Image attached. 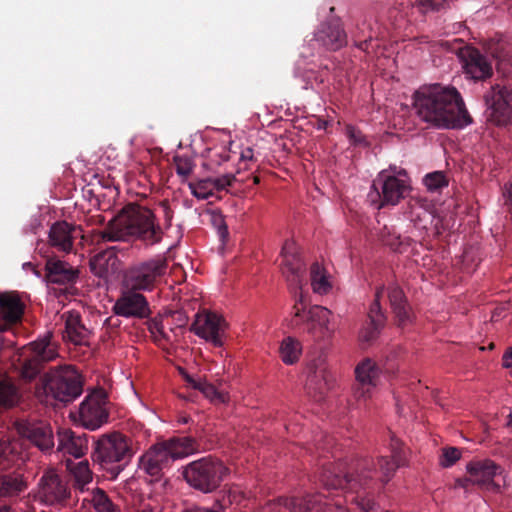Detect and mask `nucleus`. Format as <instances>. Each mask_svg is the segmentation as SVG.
Masks as SVG:
<instances>
[{
	"label": "nucleus",
	"instance_id": "nucleus-47",
	"mask_svg": "<svg viewBox=\"0 0 512 512\" xmlns=\"http://www.w3.org/2000/svg\"><path fill=\"white\" fill-rule=\"evenodd\" d=\"M148 330L154 338V341L159 343L162 339H166V334L163 330L161 320L152 319L148 322Z\"/></svg>",
	"mask_w": 512,
	"mask_h": 512
},
{
	"label": "nucleus",
	"instance_id": "nucleus-5",
	"mask_svg": "<svg viewBox=\"0 0 512 512\" xmlns=\"http://www.w3.org/2000/svg\"><path fill=\"white\" fill-rule=\"evenodd\" d=\"M198 448L192 437H174L152 445L139 459V468L159 481L166 469H169L176 459L183 458Z\"/></svg>",
	"mask_w": 512,
	"mask_h": 512
},
{
	"label": "nucleus",
	"instance_id": "nucleus-20",
	"mask_svg": "<svg viewBox=\"0 0 512 512\" xmlns=\"http://www.w3.org/2000/svg\"><path fill=\"white\" fill-rule=\"evenodd\" d=\"M39 494L48 505H64L70 497V489L58 474L48 471L40 480Z\"/></svg>",
	"mask_w": 512,
	"mask_h": 512
},
{
	"label": "nucleus",
	"instance_id": "nucleus-58",
	"mask_svg": "<svg viewBox=\"0 0 512 512\" xmlns=\"http://www.w3.org/2000/svg\"><path fill=\"white\" fill-rule=\"evenodd\" d=\"M508 426L512 427V413L509 414Z\"/></svg>",
	"mask_w": 512,
	"mask_h": 512
},
{
	"label": "nucleus",
	"instance_id": "nucleus-40",
	"mask_svg": "<svg viewBox=\"0 0 512 512\" xmlns=\"http://www.w3.org/2000/svg\"><path fill=\"white\" fill-rule=\"evenodd\" d=\"M174 164L177 175L183 179L188 178L195 167L193 159L186 155H176L174 157Z\"/></svg>",
	"mask_w": 512,
	"mask_h": 512
},
{
	"label": "nucleus",
	"instance_id": "nucleus-32",
	"mask_svg": "<svg viewBox=\"0 0 512 512\" xmlns=\"http://www.w3.org/2000/svg\"><path fill=\"white\" fill-rule=\"evenodd\" d=\"M335 378L326 368L315 369L307 379V390L316 401L324 399L325 394L332 389Z\"/></svg>",
	"mask_w": 512,
	"mask_h": 512
},
{
	"label": "nucleus",
	"instance_id": "nucleus-26",
	"mask_svg": "<svg viewBox=\"0 0 512 512\" xmlns=\"http://www.w3.org/2000/svg\"><path fill=\"white\" fill-rule=\"evenodd\" d=\"M77 230L67 221H56L49 229L48 244L58 252L69 254L73 251Z\"/></svg>",
	"mask_w": 512,
	"mask_h": 512
},
{
	"label": "nucleus",
	"instance_id": "nucleus-28",
	"mask_svg": "<svg viewBox=\"0 0 512 512\" xmlns=\"http://www.w3.org/2000/svg\"><path fill=\"white\" fill-rule=\"evenodd\" d=\"M235 176L233 174H225L217 178H206L196 182H189L188 186L194 197L206 200L213 196L214 191H221L231 186Z\"/></svg>",
	"mask_w": 512,
	"mask_h": 512
},
{
	"label": "nucleus",
	"instance_id": "nucleus-23",
	"mask_svg": "<svg viewBox=\"0 0 512 512\" xmlns=\"http://www.w3.org/2000/svg\"><path fill=\"white\" fill-rule=\"evenodd\" d=\"M57 438V451L63 455L81 458L88 451L89 435L85 432L74 431L69 428H61L57 432Z\"/></svg>",
	"mask_w": 512,
	"mask_h": 512
},
{
	"label": "nucleus",
	"instance_id": "nucleus-7",
	"mask_svg": "<svg viewBox=\"0 0 512 512\" xmlns=\"http://www.w3.org/2000/svg\"><path fill=\"white\" fill-rule=\"evenodd\" d=\"M229 473L219 459L207 456L192 461L183 468V478L193 489L204 494L216 491Z\"/></svg>",
	"mask_w": 512,
	"mask_h": 512
},
{
	"label": "nucleus",
	"instance_id": "nucleus-13",
	"mask_svg": "<svg viewBox=\"0 0 512 512\" xmlns=\"http://www.w3.org/2000/svg\"><path fill=\"white\" fill-rule=\"evenodd\" d=\"M271 512H340L323 500L321 494H309L305 497H279L269 503Z\"/></svg>",
	"mask_w": 512,
	"mask_h": 512
},
{
	"label": "nucleus",
	"instance_id": "nucleus-12",
	"mask_svg": "<svg viewBox=\"0 0 512 512\" xmlns=\"http://www.w3.org/2000/svg\"><path fill=\"white\" fill-rule=\"evenodd\" d=\"M46 389L56 400L63 403L74 401L83 390L80 376L72 366L54 371L46 382Z\"/></svg>",
	"mask_w": 512,
	"mask_h": 512
},
{
	"label": "nucleus",
	"instance_id": "nucleus-45",
	"mask_svg": "<svg viewBox=\"0 0 512 512\" xmlns=\"http://www.w3.org/2000/svg\"><path fill=\"white\" fill-rule=\"evenodd\" d=\"M74 475H75L76 481L82 486L89 483L92 480V474L88 467L87 462L80 463L76 467Z\"/></svg>",
	"mask_w": 512,
	"mask_h": 512
},
{
	"label": "nucleus",
	"instance_id": "nucleus-31",
	"mask_svg": "<svg viewBox=\"0 0 512 512\" xmlns=\"http://www.w3.org/2000/svg\"><path fill=\"white\" fill-rule=\"evenodd\" d=\"M388 298L398 326L405 327L411 324L413 314L403 290L396 285L388 287Z\"/></svg>",
	"mask_w": 512,
	"mask_h": 512
},
{
	"label": "nucleus",
	"instance_id": "nucleus-57",
	"mask_svg": "<svg viewBox=\"0 0 512 512\" xmlns=\"http://www.w3.org/2000/svg\"><path fill=\"white\" fill-rule=\"evenodd\" d=\"M189 421H190V418L188 416H182L179 419V422L182 423V424H187Z\"/></svg>",
	"mask_w": 512,
	"mask_h": 512
},
{
	"label": "nucleus",
	"instance_id": "nucleus-30",
	"mask_svg": "<svg viewBox=\"0 0 512 512\" xmlns=\"http://www.w3.org/2000/svg\"><path fill=\"white\" fill-rule=\"evenodd\" d=\"M117 247L111 246L94 255L90 260L91 272L99 278H107L118 270Z\"/></svg>",
	"mask_w": 512,
	"mask_h": 512
},
{
	"label": "nucleus",
	"instance_id": "nucleus-54",
	"mask_svg": "<svg viewBox=\"0 0 512 512\" xmlns=\"http://www.w3.org/2000/svg\"><path fill=\"white\" fill-rule=\"evenodd\" d=\"M241 160L243 161H252L254 159V154H253V150L251 148H246L244 149L242 152H241V157H240Z\"/></svg>",
	"mask_w": 512,
	"mask_h": 512
},
{
	"label": "nucleus",
	"instance_id": "nucleus-27",
	"mask_svg": "<svg viewBox=\"0 0 512 512\" xmlns=\"http://www.w3.org/2000/svg\"><path fill=\"white\" fill-rule=\"evenodd\" d=\"M78 278V270L57 257H48L45 263V279L48 283L72 285Z\"/></svg>",
	"mask_w": 512,
	"mask_h": 512
},
{
	"label": "nucleus",
	"instance_id": "nucleus-17",
	"mask_svg": "<svg viewBox=\"0 0 512 512\" xmlns=\"http://www.w3.org/2000/svg\"><path fill=\"white\" fill-rule=\"evenodd\" d=\"M57 356L55 348L49 338H44L29 344L22 352V369L27 377H34L39 373L41 364L53 360Z\"/></svg>",
	"mask_w": 512,
	"mask_h": 512
},
{
	"label": "nucleus",
	"instance_id": "nucleus-39",
	"mask_svg": "<svg viewBox=\"0 0 512 512\" xmlns=\"http://www.w3.org/2000/svg\"><path fill=\"white\" fill-rule=\"evenodd\" d=\"M92 501L93 506L97 512H117L116 506L112 503V501L103 490L98 489L93 494Z\"/></svg>",
	"mask_w": 512,
	"mask_h": 512
},
{
	"label": "nucleus",
	"instance_id": "nucleus-48",
	"mask_svg": "<svg viewBox=\"0 0 512 512\" xmlns=\"http://www.w3.org/2000/svg\"><path fill=\"white\" fill-rule=\"evenodd\" d=\"M409 218L411 221L417 223L424 221L425 218H431V215L428 211L423 209L419 205H412L411 210L409 212Z\"/></svg>",
	"mask_w": 512,
	"mask_h": 512
},
{
	"label": "nucleus",
	"instance_id": "nucleus-38",
	"mask_svg": "<svg viewBox=\"0 0 512 512\" xmlns=\"http://www.w3.org/2000/svg\"><path fill=\"white\" fill-rule=\"evenodd\" d=\"M423 182L427 189L431 192H436L441 190L444 187L448 186V180L445 176V174L441 171H435L432 173H428L424 179Z\"/></svg>",
	"mask_w": 512,
	"mask_h": 512
},
{
	"label": "nucleus",
	"instance_id": "nucleus-55",
	"mask_svg": "<svg viewBox=\"0 0 512 512\" xmlns=\"http://www.w3.org/2000/svg\"><path fill=\"white\" fill-rule=\"evenodd\" d=\"M503 195L505 197V204L512 205V184L505 188Z\"/></svg>",
	"mask_w": 512,
	"mask_h": 512
},
{
	"label": "nucleus",
	"instance_id": "nucleus-46",
	"mask_svg": "<svg viewBox=\"0 0 512 512\" xmlns=\"http://www.w3.org/2000/svg\"><path fill=\"white\" fill-rule=\"evenodd\" d=\"M212 224L217 229L218 235L222 242H225L226 239L228 238L229 232L223 215L214 214L212 216Z\"/></svg>",
	"mask_w": 512,
	"mask_h": 512
},
{
	"label": "nucleus",
	"instance_id": "nucleus-11",
	"mask_svg": "<svg viewBox=\"0 0 512 512\" xmlns=\"http://www.w3.org/2000/svg\"><path fill=\"white\" fill-rule=\"evenodd\" d=\"M467 477L458 478L456 487L470 491L473 486L481 489L496 491L499 485L495 483L494 478L501 474L502 468L490 459L473 460L467 464Z\"/></svg>",
	"mask_w": 512,
	"mask_h": 512
},
{
	"label": "nucleus",
	"instance_id": "nucleus-44",
	"mask_svg": "<svg viewBox=\"0 0 512 512\" xmlns=\"http://www.w3.org/2000/svg\"><path fill=\"white\" fill-rule=\"evenodd\" d=\"M15 448L11 443H3L0 445V467L5 469L13 462L17 455L14 452Z\"/></svg>",
	"mask_w": 512,
	"mask_h": 512
},
{
	"label": "nucleus",
	"instance_id": "nucleus-42",
	"mask_svg": "<svg viewBox=\"0 0 512 512\" xmlns=\"http://www.w3.org/2000/svg\"><path fill=\"white\" fill-rule=\"evenodd\" d=\"M449 0H416V6L422 13L440 11L446 9Z\"/></svg>",
	"mask_w": 512,
	"mask_h": 512
},
{
	"label": "nucleus",
	"instance_id": "nucleus-41",
	"mask_svg": "<svg viewBox=\"0 0 512 512\" xmlns=\"http://www.w3.org/2000/svg\"><path fill=\"white\" fill-rule=\"evenodd\" d=\"M366 28L371 31L370 24H368L366 21H363L361 26L358 25L357 32L354 34V38L356 39L355 44L362 51L368 50L369 44L373 39V35L371 32L368 35H366Z\"/></svg>",
	"mask_w": 512,
	"mask_h": 512
},
{
	"label": "nucleus",
	"instance_id": "nucleus-10",
	"mask_svg": "<svg viewBox=\"0 0 512 512\" xmlns=\"http://www.w3.org/2000/svg\"><path fill=\"white\" fill-rule=\"evenodd\" d=\"M487 119L497 126L512 123V86L495 83L483 96Z\"/></svg>",
	"mask_w": 512,
	"mask_h": 512
},
{
	"label": "nucleus",
	"instance_id": "nucleus-43",
	"mask_svg": "<svg viewBox=\"0 0 512 512\" xmlns=\"http://www.w3.org/2000/svg\"><path fill=\"white\" fill-rule=\"evenodd\" d=\"M461 457V450L456 447H447L442 450L440 464L443 467H451Z\"/></svg>",
	"mask_w": 512,
	"mask_h": 512
},
{
	"label": "nucleus",
	"instance_id": "nucleus-49",
	"mask_svg": "<svg viewBox=\"0 0 512 512\" xmlns=\"http://www.w3.org/2000/svg\"><path fill=\"white\" fill-rule=\"evenodd\" d=\"M333 438L330 436H321V439L317 440L316 449L321 457H326L324 453L332 446Z\"/></svg>",
	"mask_w": 512,
	"mask_h": 512
},
{
	"label": "nucleus",
	"instance_id": "nucleus-15",
	"mask_svg": "<svg viewBox=\"0 0 512 512\" xmlns=\"http://www.w3.org/2000/svg\"><path fill=\"white\" fill-rule=\"evenodd\" d=\"M106 405L107 396L101 391L87 396L79 408V417L82 426L93 431L99 429L106 423L109 417Z\"/></svg>",
	"mask_w": 512,
	"mask_h": 512
},
{
	"label": "nucleus",
	"instance_id": "nucleus-6",
	"mask_svg": "<svg viewBox=\"0 0 512 512\" xmlns=\"http://www.w3.org/2000/svg\"><path fill=\"white\" fill-rule=\"evenodd\" d=\"M133 455L132 440L120 432L103 434L97 440L93 438L92 460L111 479L124 470Z\"/></svg>",
	"mask_w": 512,
	"mask_h": 512
},
{
	"label": "nucleus",
	"instance_id": "nucleus-29",
	"mask_svg": "<svg viewBox=\"0 0 512 512\" xmlns=\"http://www.w3.org/2000/svg\"><path fill=\"white\" fill-rule=\"evenodd\" d=\"M65 322L63 338L75 345L86 344L90 335L89 329L83 324L79 312L72 310L63 313Z\"/></svg>",
	"mask_w": 512,
	"mask_h": 512
},
{
	"label": "nucleus",
	"instance_id": "nucleus-21",
	"mask_svg": "<svg viewBox=\"0 0 512 512\" xmlns=\"http://www.w3.org/2000/svg\"><path fill=\"white\" fill-rule=\"evenodd\" d=\"M460 58L467 77L481 81L492 76L493 69L491 63L478 49L467 46L461 50Z\"/></svg>",
	"mask_w": 512,
	"mask_h": 512
},
{
	"label": "nucleus",
	"instance_id": "nucleus-2",
	"mask_svg": "<svg viewBox=\"0 0 512 512\" xmlns=\"http://www.w3.org/2000/svg\"><path fill=\"white\" fill-rule=\"evenodd\" d=\"M282 256V272L295 299L290 325L303 327L316 340L331 338L334 333V328L330 326L331 311L319 305H313L307 309L306 296L302 290L305 283V269L294 242H285Z\"/></svg>",
	"mask_w": 512,
	"mask_h": 512
},
{
	"label": "nucleus",
	"instance_id": "nucleus-22",
	"mask_svg": "<svg viewBox=\"0 0 512 512\" xmlns=\"http://www.w3.org/2000/svg\"><path fill=\"white\" fill-rule=\"evenodd\" d=\"M24 309V303L16 292H0V332L20 323Z\"/></svg>",
	"mask_w": 512,
	"mask_h": 512
},
{
	"label": "nucleus",
	"instance_id": "nucleus-35",
	"mask_svg": "<svg viewBox=\"0 0 512 512\" xmlns=\"http://www.w3.org/2000/svg\"><path fill=\"white\" fill-rule=\"evenodd\" d=\"M280 357L285 364L291 365L298 361L301 354V344L294 338H285L279 348Z\"/></svg>",
	"mask_w": 512,
	"mask_h": 512
},
{
	"label": "nucleus",
	"instance_id": "nucleus-50",
	"mask_svg": "<svg viewBox=\"0 0 512 512\" xmlns=\"http://www.w3.org/2000/svg\"><path fill=\"white\" fill-rule=\"evenodd\" d=\"M347 134L351 141H353L355 144H362L365 142V137L361 131L352 126L347 127Z\"/></svg>",
	"mask_w": 512,
	"mask_h": 512
},
{
	"label": "nucleus",
	"instance_id": "nucleus-25",
	"mask_svg": "<svg viewBox=\"0 0 512 512\" xmlns=\"http://www.w3.org/2000/svg\"><path fill=\"white\" fill-rule=\"evenodd\" d=\"M314 39L330 51H337L347 44V34L339 19L322 23L315 32Z\"/></svg>",
	"mask_w": 512,
	"mask_h": 512
},
{
	"label": "nucleus",
	"instance_id": "nucleus-59",
	"mask_svg": "<svg viewBox=\"0 0 512 512\" xmlns=\"http://www.w3.org/2000/svg\"><path fill=\"white\" fill-rule=\"evenodd\" d=\"M254 183H259V178L258 177H254Z\"/></svg>",
	"mask_w": 512,
	"mask_h": 512
},
{
	"label": "nucleus",
	"instance_id": "nucleus-24",
	"mask_svg": "<svg viewBox=\"0 0 512 512\" xmlns=\"http://www.w3.org/2000/svg\"><path fill=\"white\" fill-rule=\"evenodd\" d=\"M356 384L354 396L357 399H366L371 396L379 377V368L375 362L366 358L355 368Z\"/></svg>",
	"mask_w": 512,
	"mask_h": 512
},
{
	"label": "nucleus",
	"instance_id": "nucleus-56",
	"mask_svg": "<svg viewBox=\"0 0 512 512\" xmlns=\"http://www.w3.org/2000/svg\"><path fill=\"white\" fill-rule=\"evenodd\" d=\"M213 157H219V160H215V162H217V164H220L222 161H228V159H229V156L226 153L215 154V155H213ZM211 161H214V159L212 158Z\"/></svg>",
	"mask_w": 512,
	"mask_h": 512
},
{
	"label": "nucleus",
	"instance_id": "nucleus-4",
	"mask_svg": "<svg viewBox=\"0 0 512 512\" xmlns=\"http://www.w3.org/2000/svg\"><path fill=\"white\" fill-rule=\"evenodd\" d=\"M163 231L152 210L128 203L98 234L97 243L139 240L152 246L162 240Z\"/></svg>",
	"mask_w": 512,
	"mask_h": 512
},
{
	"label": "nucleus",
	"instance_id": "nucleus-8",
	"mask_svg": "<svg viewBox=\"0 0 512 512\" xmlns=\"http://www.w3.org/2000/svg\"><path fill=\"white\" fill-rule=\"evenodd\" d=\"M167 268L168 262L163 256L136 262L125 271L123 288L138 292L152 291L165 276Z\"/></svg>",
	"mask_w": 512,
	"mask_h": 512
},
{
	"label": "nucleus",
	"instance_id": "nucleus-3",
	"mask_svg": "<svg viewBox=\"0 0 512 512\" xmlns=\"http://www.w3.org/2000/svg\"><path fill=\"white\" fill-rule=\"evenodd\" d=\"M418 116L439 129L462 128L472 122L461 94L454 87L435 84L414 94Z\"/></svg>",
	"mask_w": 512,
	"mask_h": 512
},
{
	"label": "nucleus",
	"instance_id": "nucleus-37",
	"mask_svg": "<svg viewBox=\"0 0 512 512\" xmlns=\"http://www.w3.org/2000/svg\"><path fill=\"white\" fill-rule=\"evenodd\" d=\"M26 489V483L20 477L5 476L0 484V497L18 495Z\"/></svg>",
	"mask_w": 512,
	"mask_h": 512
},
{
	"label": "nucleus",
	"instance_id": "nucleus-19",
	"mask_svg": "<svg viewBox=\"0 0 512 512\" xmlns=\"http://www.w3.org/2000/svg\"><path fill=\"white\" fill-rule=\"evenodd\" d=\"M384 295V287L376 290L367 313V320L359 332V340L363 345H370L374 342L386 323V315L382 310L380 300Z\"/></svg>",
	"mask_w": 512,
	"mask_h": 512
},
{
	"label": "nucleus",
	"instance_id": "nucleus-51",
	"mask_svg": "<svg viewBox=\"0 0 512 512\" xmlns=\"http://www.w3.org/2000/svg\"><path fill=\"white\" fill-rule=\"evenodd\" d=\"M160 207L163 211V217L165 219L166 225H167V227H169L171 225V221L173 219L174 212L171 209L167 200L162 201L160 203Z\"/></svg>",
	"mask_w": 512,
	"mask_h": 512
},
{
	"label": "nucleus",
	"instance_id": "nucleus-33",
	"mask_svg": "<svg viewBox=\"0 0 512 512\" xmlns=\"http://www.w3.org/2000/svg\"><path fill=\"white\" fill-rule=\"evenodd\" d=\"M184 379L189 386L193 389L199 390L214 404L226 403L229 400L227 393L217 390L213 384L208 383L205 379H195L189 374H184Z\"/></svg>",
	"mask_w": 512,
	"mask_h": 512
},
{
	"label": "nucleus",
	"instance_id": "nucleus-18",
	"mask_svg": "<svg viewBox=\"0 0 512 512\" xmlns=\"http://www.w3.org/2000/svg\"><path fill=\"white\" fill-rule=\"evenodd\" d=\"M116 316L143 319L150 315V307L146 297L133 289H125L112 307Z\"/></svg>",
	"mask_w": 512,
	"mask_h": 512
},
{
	"label": "nucleus",
	"instance_id": "nucleus-16",
	"mask_svg": "<svg viewBox=\"0 0 512 512\" xmlns=\"http://www.w3.org/2000/svg\"><path fill=\"white\" fill-rule=\"evenodd\" d=\"M226 328L227 324L222 316L205 311L196 314L190 330L197 336L211 342L215 347H221Z\"/></svg>",
	"mask_w": 512,
	"mask_h": 512
},
{
	"label": "nucleus",
	"instance_id": "nucleus-1",
	"mask_svg": "<svg viewBox=\"0 0 512 512\" xmlns=\"http://www.w3.org/2000/svg\"><path fill=\"white\" fill-rule=\"evenodd\" d=\"M389 448L392 461L381 456L377 463L366 457L355 459L349 465L342 460L323 463L320 481L328 490H346L351 501L363 512H373L375 503L369 495L387 484L397 468L407 464V451L395 435L390 437Z\"/></svg>",
	"mask_w": 512,
	"mask_h": 512
},
{
	"label": "nucleus",
	"instance_id": "nucleus-53",
	"mask_svg": "<svg viewBox=\"0 0 512 512\" xmlns=\"http://www.w3.org/2000/svg\"><path fill=\"white\" fill-rule=\"evenodd\" d=\"M502 365L504 368H512V347H509L503 354Z\"/></svg>",
	"mask_w": 512,
	"mask_h": 512
},
{
	"label": "nucleus",
	"instance_id": "nucleus-52",
	"mask_svg": "<svg viewBox=\"0 0 512 512\" xmlns=\"http://www.w3.org/2000/svg\"><path fill=\"white\" fill-rule=\"evenodd\" d=\"M120 320L115 316L108 317L104 322V327L112 330H116L120 327Z\"/></svg>",
	"mask_w": 512,
	"mask_h": 512
},
{
	"label": "nucleus",
	"instance_id": "nucleus-36",
	"mask_svg": "<svg viewBox=\"0 0 512 512\" xmlns=\"http://www.w3.org/2000/svg\"><path fill=\"white\" fill-rule=\"evenodd\" d=\"M311 286L315 293L325 294L330 289V283L327 280L324 268L315 262L310 267Z\"/></svg>",
	"mask_w": 512,
	"mask_h": 512
},
{
	"label": "nucleus",
	"instance_id": "nucleus-9",
	"mask_svg": "<svg viewBox=\"0 0 512 512\" xmlns=\"http://www.w3.org/2000/svg\"><path fill=\"white\" fill-rule=\"evenodd\" d=\"M372 188L374 191L369 193V199L378 209L386 205H397L411 190L407 173L404 170L397 175L382 170L373 181Z\"/></svg>",
	"mask_w": 512,
	"mask_h": 512
},
{
	"label": "nucleus",
	"instance_id": "nucleus-34",
	"mask_svg": "<svg viewBox=\"0 0 512 512\" xmlns=\"http://www.w3.org/2000/svg\"><path fill=\"white\" fill-rule=\"evenodd\" d=\"M19 399L20 394L16 385L10 379H0V408H12Z\"/></svg>",
	"mask_w": 512,
	"mask_h": 512
},
{
	"label": "nucleus",
	"instance_id": "nucleus-14",
	"mask_svg": "<svg viewBox=\"0 0 512 512\" xmlns=\"http://www.w3.org/2000/svg\"><path fill=\"white\" fill-rule=\"evenodd\" d=\"M18 433L43 453L53 451L54 435L51 426L41 420L18 419L15 422Z\"/></svg>",
	"mask_w": 512,
	"mask_h": 512
}]
</instances>
